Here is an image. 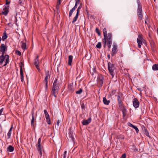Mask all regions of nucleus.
Listing matches in <instances>:
<instances>
[{"label": "nucleus", "instance_id": "obj_1", "mask_svg": "<svg viewBox=\"0 0 158 158\" xmlns=\"http://www.w3.org/2000/svg\"><path fill=\"white\" fill-rule=\"evenodd\" d=\"M137 3L138 4L137 15L139 20L141 21L143 18L142 6L139 0H137Z\"/></svg>", "mask_w": 158, "mask_h": 158}, {"label": "nucleus", "instance_id": "obj_2", "mask_svg": "<svg viewBox=\"0 0 158 158\" xmlns=\"http://www.w3.org/2000/svg\"><path fill=\"white\" fill-rule=\"evenodd\" d=\"M112 37H111V36H110L109 35L108 36V38H107L106 39L102 40V41L103 43V47L105 48L106 46V43H107V45L109 48H110L111 46L112 42Z\"/></svg>", "mask_w": 158, "mask_h": 158}, {"label": "nucleus", "instance_id": "obj_3", "mask_svg": "<svg viewBox=\"0 0 158 158\" xmlns=\"http://www.w3.org/2000/svg\"><path fill=\"white\" fill-rule=\"evenodd\" d=\"M108 69L110 73L112 76V77H113L115 74L114 70L115 69V68L114 65V64H111L110 62H108Z\"/></svg>", "mask_w": 158, "mask_h": 158}, {"label": "nucleus", "instance_id": "obj_4", "mask_svg": "<svg viewBox=\"0 0 158 158\" xmlns=\"http://www.w3.org/2000/svg\"><path fill=\"white\" fill-rule=\"evenodd\" d=\"M41 139L40 138L38 139L37 143L36 144V146L38 152L40 153V155L41 156L42 154V151L44 150V147L41 144Z\"/></svg>", "mask_w": 158, "mask_h": 158}, {"label": "nucleus", "instance_id": "obj_5", "mask_svg": "<svg viewBox=\"0 0 158 158\" xmlns=\"http://www.w3.org/2000/svg\"><path fill=\"white\" fill-rule=\"evenodd\" d=\"M9 56L8 55H6L4 57L0 56V64H2L3 61L5 60V64H4V66H6L7 64L9 62Z\"/></svg>", "mask_w": 158, "mask_h": 158}, {"label": "nucleus", "instance_id": "obj_6", "mask_svg": "<svg viewBox=\"0 0 158 158\" xmlns=\"http://www.w3.org/2000/svg\"><path fill=\"white\" fill-rule=\"evenodd\" d=\"M104 77L102 75H99L98 77V82L99 85V87H102L103 83Z\"/></svg>", "mask_w": 158, "mask_h": 158}, {"label": "nucleus", "instance_id": "obj_7", "mask_svg": "<svg viewBox=\"0 0 158 158\" xmlns=\"http://www.w3.org/2000/svg\"><path fill=\"white\" fill-rule=\"evenodd\" d=\"M82 7V4L81 3L80 4V6L78 7L77 10V12L76 14V15L73 18V20L72 21V22L73 23H74L75 22L78 18L79 15V13L80 11V10L81 8Z\"/></svg>", "mask_w": 158, "mask_h": 158}, {"label": "nucleus", "instance_id": "obj_8", "mask_svg": "<svg viewBox=\"0 0 158 158\" xmlns=\"http://www.w3.org/2000/svg\"><path fill=\"white\" fill-rule=\"evenodd\" d=\"M103 36L104 38L102 40L106 39L107 38H108L109 35L111 37H112V34L110 33H109L108 34H107L106 29V28H104L103 30Z\"/></svg>", "mask_w": 158, "mask_h": 158}, {"label": "nucleus", "instance_id": "obj_9", "mask_svg": "<svg viewBox=\"0 0 158 158\" xmlns=\"http://www.w3.org/2000/svg\"><path fill=\"white\" fill-rule=\"evenodd\" d=\"M34 64L36 68L39 70L40 69L39 65V56L37 55L36 56L35 59H34Z\"/></svg>", "mask_w": 158, "mask_h": 158}, {"label": "nucleus", "instance_id": "obj_10", "mask_svg": "<svg viewBox=\"0 0 158 158\" xmlns=\"http://www.w3.org/2000/svg\"><path fill=\"white\" fill-rule=\"evenodd\" d=\"M117 52V46L115 43H114L113 45V48L112 51L111 56H114Z\"/></svg>", "mask_w": 158, "mask_h": 158}, {"label": "nucleus", "instance_id": "obj_11", "mask_svg": "<svg viewBox=\"0 0 158 158\" xmlns=\"http://www.w3.org/2000/svg\"><path fill=\"white\" fill-rule=\"evenodd\" d=\"M143 38L142 35H139L137 39V41L138 44V46L139 48H140L141 45L142 44V40Z\"/></svg>", "mask_w": 158, "mask_h": 158}, {"label": "nucleus", "instance_id": "obj_12", "mask_svg": "<svg viewBox=\"0 0 158 158\" xmlns=\"http://www.w3.org/2000/svg\"><path fill=\"white\" fill-rule=\"evenodd\" d=\"M150 43L152 51L155 52L156 50V46L154 42L152 40H151L150 41Z\"/></svg>", "mask_w": 158, "mask_h": 158}, {"label": "nucleus", "instance_id": "obj_13", "mask_svg": "<svg viewBox=\"0 0 158 158\" xmlns=\"http://www.w3.org/2000/svg\"><path fill=\"white\" fill-rule=\"evenodd\" d=\"M133 106L135 108H138L139 106V102L136 98H134L133 101Z\"/></svg>", "mask_w": 158, "mask_h": 158}, {"label": "nucleus", "instance_id": "obj_14", "mask_svg": "<svg viewBox=\"0 0 158 158\" xmlns=\"http://www.w3.org/2000/svg\"><path fill=\"white\" fill-rule=\"evenodd\" d=\"M58 89H52L51 94L54 95L55 97H56V94H58Z\"/></svg>", "mask_w": 158, "mask_h": 158}, {"label": "nucleus", "instance_id": "obj_15", "mask_svg": "<svg viewBox=\"0 0 158 158\" xmlns=\"http://www.w3.org/2000/svg\"><path fill=\"white\" fill-rule=\"evenodd\" d=\"M91 121V118L90 117L87 120H84L82 122V123L83 125H87L90 123Z\"/></svg>", "mask_w": 158, "mask_h": 158}, {"label": "nucleus", "instance_id": "obj_16", "mask_svg": "<svg viewBox=\"0 0 158 158\" xmlns=\"http://www.w3.org/2000/svg\"><path fill=\"white\" fill-rule=\"evenodd\" d=\"M68 90H69L70 92H71V93H72L73 91V83H71L68 84Z\"/></svg>", "mask_w": 158, "mask_h": 158}, {"label": "nucleus", "instance_id": "obj_17", "mask_svg": "<svg viewBox=\"0 0 158 158\" xmlns=\"http://www.w3.org/2000/svg\"><path fill=\"white\" fill-rule=\"evenodd\" d=\"M6 48V47L4 45V44H2L0 46V52L5 51Z\"/></svg>", "mask_w": 158, "mask_h": 158}, {"label": "nucleus", "instance_id": "obj_18", "mask_svg": "<svg viewBox=\"0 0 158 158\" xmlns=\"http://www.w3.org/2000/svg\"><path fill=\"white\" fill-rule=\"evenodd\" d=\"M142 130L144 131V134L146 135L147 136L150 137V136L149 135V132L147 130V128L145 127H143L142 128Z\"/></svg>", "mask_w": 158, "mask_h": 158}, {"label": "nucleus", "instance_id": "obj_19", "mask_svg": "<svg viewBox=\"0 0 158 158\" xmlns=\"http://www.w3.org/2000/svg\"><path fill=\"white\" fill-rule=\"evenodd\" d=\"M73 56L72 55L69 56L68 64L69 65H71L73 60Z\"/></svg>", "mask_w": 158, "mask_h": 158}, {"label": "nucleus", "instance_id": "obj_20", "mask_svg": "<svg viewBox=\"0 0 158 158\" xmlns=\"http://www.w3.org/2000/svg\"><path fill=\"white\" fill-rule=\"evenodd\" d=\"M13 127V125H12L11 126V127L10 128V129L9 130V131L7 134V136L8 139H9L10 137L11 133V131H12V129Z\"/></svg>", "mask_w": 158, "mask_h": 158}, {"label": "nucleus", "instance_id": "obj_21", "mask_svg": "<svg viewBox=\"0 0 158 158\" xmlns=\"http://www.w3.org/2000/svg\"><path fill=\"white\" fill-rule=\"evenodd\" d=\"M103 102L104 104L108 105L110 103L109 100H107L105 97H104L103 99Z\"/></svg>", "mask_w": 158, "mask_h": 158}, {"label": "nucleus", "instance_id": "obj_22", "mask_svg": "<svg viewBox=\"0 0 158 158\" xmlns=\"http://www.w3.org/2000/svg\"><path fill=\"white\" fill-rule=\"evenodd\" d=\"M44 112L45 114L46 119L47 120H48V119L50 118L49 115L48 113L47 110H44Z\"/></svg>", "mask_w": 158, "mask_h": 158}, {"label": "nucleus", "instance_id": "obj_23", "mask_svg": "<svg viewBox=\"0 0 158 158\" xmlns=\"http://www.w3.org/2000/svg\"><path fill=\"white\" fill-rule=\"evenodd\" d=\"M152 69L154 71L158 70V64H153L152 66Z\"/></svg>", "mask_w": 158, "mask_h": 158}, {"label": "nucleus", "instance_id": "obj_24", "mask_svg": "<svg viewBox=\"0 0 158 158\" xmlns=\"http://www.w3.org/2000/svg\"><path fill=\"white\" fill-rule=\"evenodd\" d=\"M69 136L70 138L71 139V140L73 141H74V139L73 137V132L72 131H70Z\"/></svg>", "mask_w": 158, "mask_h": 158}, {"label": "nucleus", "instance_id": "obj_25", "mask_svg": "<svg viewBox=\"0 0 158 158\" xmlns=\"http://www.w3.org/2000/svg\"><path fill=\"white\" fill-rule=\"evenodd\" d=\"M49 77L46 76L45 79L44 80V82L45 84V88L46 89H47L48 87V78Z\"/></svg>", "mask_w": 158, "mask_h": 158}, {"label": "nucleus", "instance_id": "obj_26", "mask_svg": "<svg viewBox=\"0 0 158 158\" xmlns=\"http://www.w3.org/2000/svg\"><path fill=\"white\" fill-rule=\"evenodd\" d=\"M58 86V83L56 84V82H55V83H53L52 88L59 89Z\"/></svg>", "mask_w": 158, "mask_h": 158}, {"label": "nucleus", "instance_id": "obj_27", "mask_svg": "<svg viewBox=\"0 0 158 158\" xmlns=\"http://www.w3.org/2000/svg\"><path fill=\"white\" fill-rule=\"evenodd\" d=\"M14 147L11 145H9L7 148V151L10 152H12L14 150Z\"/></svg>", "mask_w": 158, "mask_h": 158}, {"label": "nucleus", "instance_id": "obj_28", "mask_svg": "<svg viewBox=\"0 0 158 158\" xmlns=\"http://www.w3.org/2000/svg\"><path fill=\"white\" fill-rule=\"evenodd\" d=\"M7 37V35H6V31H5L3 33V35L2 36V40L3 41L5 40Z\"/></svg>", "mask_w": 158, "mask_h": 158}, {"label": "nucleus", "instance_id": "obj_29", "mask_svg": "<svg viewBox=\"0 0 158 158\" xmlns=\"http://www.w3.org/2000/svg\"><path fill=\"white\" fill-rule=\"evenodd\" d=\"M35 118L34 117L32 116V118L31 120V126L32 127H34V122H35Z\"/></svg>", "mask_w": 158, "mask_h": 158}, {"label": "nucleus", "instance_id": "obj_30", "mask_svg": "<svg viewBox=\"0 0 158 158\" xmlns=\"http://www.w3.org/2000/svg\"><path fill=\"white\" fill-rule=\"evenodd\" d=\"M21 47L23 49H26V43H25L23 42L22 44Z\"/></svg>", "mask_w": 158, "mask_h": 158}, {"label": "nucleus", "instance_id": "obj_31", "mask_svg": "<svg viewBox=\"0 0 158 158\" xmlns=\"http://www.w3.org/2000/svg\"><path fill=\"white\" fill-rule=\"evenodd\" d=\"M4 11L2 12V14L6 15L9 12V10H3Z\"/></svg>", "mask_w": 158, "mask_h": 158}, {"label": "nucleus", "instance_id": "obj_32", "mask_svg": "<svg viewBox=\"0 0 158 158\" xmlns=\"http://www.w3.org/2000/svg\"><path fill=\"white\" fill-rule=\"evenodd\" d=\"M75 10V9L73 7L72 9H71L69 12V17H70L71 16L72 14L73 13V12Z\"/></svg>", "mask_w": 158, "mask_h": 158}, {"label": "nucleus", "instance_id": "obj_33", "mask_svg": "<svg viewBox=\"0 0 158 158\" xmlns=\"http://www.w3.org/2000/svg\"><path fill=\"white\" fill-rule=\"evenodd\" d=\"M118 106H119L118 109H119V110H121V109H122V108H123L125 107L124 106V104H123V103L121 104H118Z\"/></svg>", "mask_w": 158, "mask_h": 158}, {"label": "nucleus", "instance_id": "obj_34", "mask_svg": "<svg viewBox=\"0 0 158 158\" xmlns=\"http://www.w3.org/2000/svg\"><path fill=\"white\" fill-rule=\"evenodd\" d=\"M96 47L97 48L100 49L101 47V44L100 42L98 43V44L96 45Z\"/></svg>", "mask_w": 158, "mask_h": 158}, {"label": "nucleus", "instance_id": "obj_35", "mask_svg": "<svg viewBox=\"0 0 158 158\" xmlns=\"http://www.w3.org/2000/svg\"><path fill=\"white\" fill-rule=\"evenodd\" d=\"M120 110H121L122 112L123 113H127V110L126 108L125 107L122 108Z\"/></svg>", "mask_w": 158, "mask_h": 158}, {"label": "nucleus", "instance_id": "obj_36", "mask_svg": "<svg viewBox=\"0 0 158 158\" xmlns=\"http://www.w3.org/2000/svg\"><path fill=\"white\" fill-rule=\"evenodd\" d=\"M82 89H80L76 91V93L77 94H80L82 92Z\"/></svg>", "mask_w": 158, "mask_h": 158}, {"label": "nucleus", "instance_id": "obj_37", "mask_svg": "<svg viewBox=\"0 0 158 158\" xmlns=\"http://www.w3.org/2000/svg\"><path fill=\"white\" fill-rule=\"evenodd\" d=\"M96 32L98 34V35L99 36H100L101 35V33L99 30L98 29V28H96Z\"/></svg>", "mask_w": 158, "mask_h": 158}, {"label": "nucleus", "instance_id": "obj_38", "mask_svg": "<svg viewBox=\"0 0 158 158\" xmlns=\"http://www.w3.org/2000/svg\"><path fill=\"white\" fill-rule=\"evenodd\" d=\"M24 64L23 63L21 62L20 63V70H23V66Z\"/></svg>", "mask_w": 158, "mask_h": 158}, {"label": "nucleus", "instance_id": "obj_39", "mask_svg": "<svg viewBox=\"0 0 158 158\" xmlns=\"http://www.w3.org/2000/svg\"><path fill=\"white\" fill-rule=\"evenodd\" d=\"M116 90H112L111 91V94H110L111 95H114L116 92Z\"/></svg>", "mask_w": 158, "mask_h": 158}, {"label": "nucleus", "instance_id": "obj_40", "mask_svg": "<svg viewBox=\"0 0 158 158\" xmlns=\"http://www.w3.org/2000/svg\"><path fill=\"white\" fill-rule=\"evenodd\" d=\"M128 125L131 127L133 128L135 126H134L132 124L130 123L129 122L127 123Z\"/></svg>", "mask_w": 158, "mask_h": 158}, {"label": "nucleus", "instance_id": "obj_41", "mask_svg": "<svg viewBox=\"0 0 158 158\" xmlns=\"http://www.w3.org/2000/svg\"><path fill=\"white\" fill-rule=\"evenodd\" d=\"M133 128H134L136 132L138 133L139 131V130L137 127H136L134 126Z\"/></svg>", "mask_w": 158, "mask_h": 158}, {"label": "nucleus", "instance_id": "obj_42", "mask_svg": "<svg viewBox=\"0 0 158 158\" xmlns=\"http://www.w3.org/2000/svg\"><path fill=\"white\" fill-rule=\"evenodd\" d=\"M15 53L16 54L19 55V56H20L21 55V52L19 51H18V50L16 51Z\"/></svg>", "mask_w": 158, "mask_h": 158}, {"label": "nucleus", "instance_id": "obj_43", "mask_svg": "<svg viewBox=\"0 0 158 158\" xmlns=\"http://www.w3.org/2000/svg\"><path fill=\"white\" fill-rule=\"evenodd\" d=\"M122 97V95H118L117 97V100L118 101L119 100H121V98Z\"/></svg>", "mask_w": 158, "mask_h": 158}, {"label": "nucleus", "instance_id": "obj_44", "mask_svg": "<svg viewBox=\"0 0 158 158\" xmlns=\"http://www.w3.org/2000/svg\"><path fill=\"white\" fill-rule=\"evenodd\" d=\"M45 75L46 77H49V72L48 70L46 71L45 73Z\"/></svg>", "mask_w": 158, "mask_h": 158}, {"label": "nucleus", "instance_id": "obj_45", "mask_svg": "<svg viewBox=\"0 0 158 158\" xmlns=\"http://www.w3.org/2000/svg\"><path fill=\"white\" fill-rule=\"evenodd\" d=\"M20 77H23V70H20Z\"/></svg>", "mask_w": 158, "mask_h": 158}, {"label": "nucleus", "instance_id": "obj_46", "mask_svg": "<svg viewBox=\"0 0 158 158\" xmlns=\"http://www.w3.org/2000/svg\"><path fill=\"white\" fill-rule=\"evenodd\" d=\"M118 104H121L123 103L122 100H119L118 101Z\"/></svg>", "mask_w": 158, "mask_h": 158}, {"label": "nucleus", "instance_id": "obj_47", "mask_svg": "<svg viewBox=\"0 0 158 158\" xmlns=\"http://www.w3.org/2000/svg\"><path fill=\"white\" fill-rule=\"evenodd\" d=\"M9 5H7L5 6V7L3 9V10H9Z\"/></svg>", "mask_w": 158, "mask_h": 158}, {"label": "nucleus", "instance_id": "obj_48", "mask_svg": "<svg viewBox=\"0 0 158 158\" xmlns=\"http://www.w3.org/2000/svg\"><path fill=\"white\" fill-rule=\"evenodd\" d=\"M66 152H67L66 151H64V154L63 155V158H66Z\"/></svg>", "mask_w": 158, "mask_h": 158}, {"label": "nucleus", "instance_id": "obj_49", "mask_svg": "<svg viewBox=\"0 0 158 158\" xmlns=\"http://www.w3.org/2000/svg\"><path fill=\"white\" fill-rule=\"evenodd\" d=\"M122 158H126V154L125 153L123 154L121 156Z\"/></svg>", "mask_w": 158, "mask_h": 158}, {"label": "nucleus", "instance_id": "obj_50", "mask_svg": "<svg viewBox=\"0 0 158 158\" xmlns=\"http://www.w3.org/2000/svg\"><path fill=\"white\" fill-rule=\"evenodd\" d=\"M48 121L47 123L48 124H50L51 123L50 119H48V120H47Z\"/></svg>", "mask_w": 158, "mask_h": 158}, {"label": "nucleus", "instance_id": "obj_51", "mask_svg": "<svg viewBox=\"0 0 158 158\" xmlns=\"http://www.w3.org/2000/svg\"><path fill=\"white\" fill-rule=\"evenodd\" d=\"M5 52V51H1V52H2V55L1 56H2L4 57L5 56V55H4Z\"/></svg>", "mask_w": 158, "mask_h": 158}, {"label": "nucleus", "instance_id": "obj_52", "mask_svg": "<svg viewBox=\"0 0 158 158\" xmlns=\"http://www.w3.org/2000/svg\"><path fill=\"white\" fill-rule=\"evenodd\" d=\"M119 138L121 139H124V137L123 135H120Z\"/></svg>", "mask_w": 158, "mask_h": 158}, {"label": "nucleus", "instance_id": "obj_53", "mask_svg": "<svg viewBox=\"0 0 158 158\" xmlns=\"http://www.w3.org/2000/svg\"><path fill=\"white\" fill-rule=\"evenodd\" d=\"M3 110V108H2L0 110V116L2 114Z\"/></svg>", "mask_w": 158, "mask_h": 158}, {"label": "nucleus", "instance_id": "obj_54", "mask_svg": "<svg viewBox=\"0 0 158 158\" xmlns=\"http://www.w3.org/2000/svg\"><path fill=\"white\" fill-rule=\"evenodd\" d=\"M58 0V2H57V5L59 6L61 3L60 1L61 0Z\"/></svg>", "mask_w": 158, "mask_h": 158}, {"label": "nucleus", "instance_id": "obj_55", "mask_svg": "<svg viewBox=\"0 0 158 158\" xmlns=\"http://www.w3.org/2000/svg\"><path fill=\"white\" fill-rule=\"evenodd\" d=\"M10 2L8 1V0H6V5H8L10 3Z\"/></svg>", "mask_w": 158, "mask_h": 158}, {"label": "nucleus", "instance_id": "obj_56", "mask_svg": "<svg viewBox=\"0 0 158 158\" xmlns=\"http://www.w3.org/2000/svg\"><path fill=\"white\" fill-rule=\"evenodd\" d=\"M56 9L57 10V11H58L59 8V5H57L56 6Z\"/></svg>", "mask_w": 158, "mask_h": 158}, {"label": "nucleus", "instance_id": "obj_57", "mask_svg": "<svg viewBox=\"0 0 158 158\" xmlns=\"http://www.w3.org/2000/svg\"><path fill=\"white\" fill-rule=\"evenodd\" d=\"M59 123H60V121L59 120H58L56 123V125L57 126V128L58 127L59 124Z\"/></svg>", "mask_w": 158, "mask_h": 158}, {"label": "nucleus", "instance_id": "obj_58", "mask_svg": "<svg viewBox=\"0 0 158 158\" xmlns=\"http://www.w3.org/2000/svg\"><path fill=\"white\" fill-rule=\"evenodd\" d=\"M80 0H76V4H79L80 2Z\"/></svg>", "mask_w": 158, "mask_h": 158}, {"label": "nucleus", "instance_id": "obj_59", "mask_svg": "<svg viewBox=\"0 0 158 158\" xmlns=\"http://www.w3.org/2000/svg\"><path fill=\"white\" fill-rule=\"evenodd\" d=\"M127 113H123V118H124L126 115Z\"/></svg>", "mask_w": 158, "mask_h": 158}, {"label": "nucleus", "instance_id": "obj_60", "mask_svg": "<svg viewBox=\"0 0 158 158\" xmlns=\"http://www.w3.org/2000/svg\"><path fill=\"white\" fill-rule=\"evenodd\" d=\"M21 81L22 82L24 81L23 77H20Z\"/></svg>", "mask_w": 158, "mask_h": 158}, {"label": "nucleus", "instance_id": "obj_61", "mask_svg": "<svg viewBox=\"0 0 158 158\" xmlns=\"http://www.w3.org/2000/svg\"><path fill=\"white\" fill-rule=\"evenodd\" d=\"M77 7V4L76 3H75V5L74 7H73L75 9Z\"/></svg>", "mask_w": 158, "mask_h": 158}, {"label": "nucleus", "instance_id": "obj_62", "mask_svg": "<svg viewBox=\"0 0 158 158\" xmlns=\"http://www.w3.org/2000/svg\"><path fill=\"white\" fill-rule=\"evenodd\" d=\"M31 114H32V116L34 117V111H32Z\"/></svg>", "mask_w": 158, "mask_h": 158}, {"label": "nucleus", "instance_id": "obj_63", "mask_svg": "<svg viewBox=\"0 0 158 158\" xmlns=\"http://www.w3.org/2000/svg\"><path fill=\"white\" fill-rule=\"evenodd\" d=\"M55 82H56V84L57 83V79H55L54 83H55Z\"/></svg>", "mask_w": 158, "mask_h": 158}, {"label": "nucleus", "instance_id": "obj_64", "mask_svg": "<svg viewBox=\"0 0 158 158\" xmlns=\"http://www.w3.org/2000/svg\"><path fill=\"white\" fill-rule=\"evenodd\" d=\"M19 2L20 4H21L22 3V0H19Z\"/></svg>", "mask_w": 158, "mask_h": 158}]
</instances>
